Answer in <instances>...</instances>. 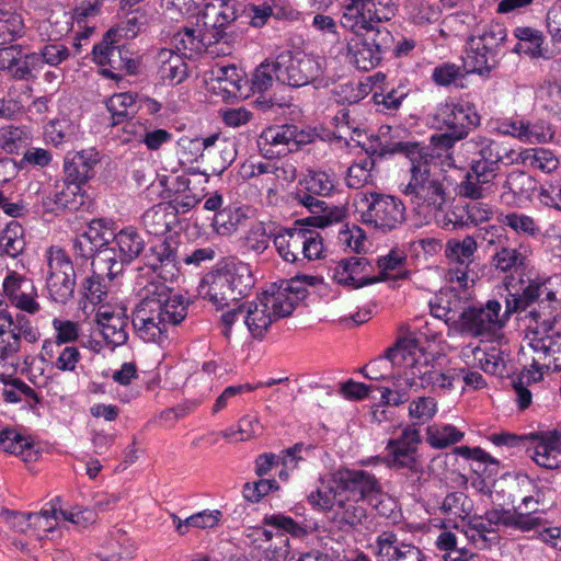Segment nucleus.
I'll use <instances>...</instances> for the list:
<instances>
[{
    "mask_svg": "<svg viewBox=\"0 0 561 561\" xmlns=\"http://www.w3.org/2000/svg\"><path fill=\"white\" fill-rule=\"evenodd\" d=\"M145 264L163 282L151 280L141 291V299L133 311L131 323L136 334L145 342L162 343L168 340L170 325L180 324L187 316L188 300L174 294L165 282L180 274L176 251L167 241L149 249Z\"/></svg>",
    "mask_w": 561,
    "mask_h": 561,
    "instance_id": "obj_1",
    "label": "nucleus"
},
{
    "mask_svg": "<svg viewBox=\"0 0 561 561\" xmlns=\"http://www.w3.org/2000/svg\"><path fill=\"white\" fill-rule=\"evenodd\" d=\"M380 492L376 477L365 470L340 468L319 479L307 500L340 529L355 528L366 518L363 503Z\"/></svg>",
    "mask_w": 561,
    "mask_h": 561,
    "instance_id": "obj_2",
    "label": "nucleus"
},
{
    "mask_svg": "<svg viewBox=\"0 0 561 561\" xmlns=\"http://www.w3.org/2000/svg\"><path fill=\"white\" fill-rule=\"evenodd\" d=\"M432 154L427 152L424 159L411 164L410 181L402 188V193L410 198L415 206L443 210L447 201V187L445 175L431 167Z\"/></svg>",
    "mask_w": 561,
    "mask_h": 561,
    "instance_id": "obj_3",
    "label": "nucleus"
},
{
    "mask_svg": "<svg viewBox=\"0 0 561 561\" xmlns=\"http://www.w3.org/2000/svg\"><path fill=\"white\" fill-rule=\"evenodd\" d=\"M304 188L297 193V201L309 209L313 216L306 219L307 225L323 228L344 219V207L329 204L318 196H328L334 187L333 180L323 171H309L304 181Z\"/></svg>",
    "mask_w": 561,
    "mask_h": 561,
    "instance_id": "obj_4",
    "label": "nucleus"
},
{
    "mask_svg": "<svg viewBox=\"0 0 561 561\" xmlns=\"http://www.w3.org/2000/svg\"><path fill=\"white\" fill-rule=\"evenodd\" d=\"M489 439L496 446L525 448L529 457L546 469L561 468V426L551 432L516 435L508 432L494 433Z\"/></svg>",
    "mask_w": 561,
    "mask_h": 561,
    "instance_id": "obj_5",
    "label": "nucleus"
},
{
    "mask_svg": "<svg viewBox=\"0 0 561 561\" xmlns=\"http://www.w3.org/2000/svg\"><path fill=\"white\" fill-rule=\"evenodd\" d=\"M288 289L276 288V284H273L256 301L245 307L243 320L253 337L262 339L274 321L293 313L295 301L289 297Z\"/></svg>",
    "mask_w": 561,
    "mask_h": 561,
    "instance_id": "obj_6",
    "label": "nucleus"
},
{
    "mask_svg": "<svg viewBox=\"0 0 561 561\" xmlns=\"http://www.w3.org/2000/svg\"><path fill=\"white\" fill-rule=\"evenodd\" d=\"M393 41L390 31L380 25L363 33L351 34L346 38V58L357 69L369 71L392 49Z\"/></svg>",
    "mask_w": 561,
    "mask_h": 561,
    "instance_id": "obj_7",
    "label": "nucleus"
},
{
    "mask_svg": "<svg viewBox=\"0 0 561 561\" xmlns=\"http://www.w3.org/2000/svg\"><path fill=\"white\" fill-rule=\"evenodd\" d=\"M460 148L466 153L470 168L493 178L497 176L502 164L517 163L520 158L514 149H508L503 142L482 135L466 140Z\"/></svg>",
    "mask_w": 561,
    "mask_h": 561,
    "instance_id": "obj_8",
    "label": "nucleus"
},
{
    "mask_svg": "<svg viewBox=\"0 0 561 561\" xmlns=\"http://www.w3.org/2000/svg\"><path fill=\"white\" fill-rule=\"evenodd\" d=\"M145 250V240L135 228H125L113 236L111 247L96 255L95 267L99 273L119 275L126 264L131 263Z\"/></svg>",
    "mask_w": 561,
    "mask_h": 561,
    "instance_id": "obj_9",
    "label": "nucleus"
},
{
    "mask_svg": "<svg viewBox=\"0 0 561 561\" xmlns=\"http://www.w3.org/2000/svg\"><path fill=\"white\" fill-rule=\"evenodd\" d=\"M121 41L116 36L107 38L106 32L92 49L94 61L103 67L102 75L114 80L138 73L141 64L140 57L119 44Z\"/></svg>",
    "mask_w": 561,
    "mask_h": 561,
    "instance_id": "obj_10",
    "label": "nucleus"
},
{
    "mask_svg": "<svg viewBox=\"0 0 561 561\" xmlns=\"http://www.w3.org/2000/svg\"><path fill=\"white\" fill-rule=\"evenodd\" d=\"M323 59L285 50L277 56V81L293 88L305 87L322 75Z\"/></svg>",
    "mask_w": 561,
    "mask_h": 561,
    "instance_id": "obj_11",
    "label": "nucleus"
},
{
    "mask_svg": "<svg viewBox=\"0 0 561 561\" xmlns=\"http://www.w3.org/2000/svg\"><path fill=\"white\" fill-rule=\"evenodd\" d=\"M362 203L366 209L362 213V221L382 231L398 228L405 218L403 203L391 195L370 193L365 195Z\"/></svg>",
    "mask_w": 561,
    "mask_h": 561,
    "instance_id": "obj_12",
    "label": "nucleus"
},
{
    "mask_svg": "<svg viewBox=\"0 0 561 561\" xmlns=\"http://www.w3.org/2000/svg\"><path fill=\"white\" fill-rule=\"evenodd\" d=\"M312 135L296 125L271 126L257 139L261 153L266 158L283 156L298 150L301 145L311 142Z\"/></svg>",
    "mask_w": 561,
    "mask_h": 561,
    "instance_id": "obj_13",
    "label": "nucleus"
},
{
    "mask_svg": "<svg viewBox=\"0 0 561 561\" xmlns=\"http://www.w3.org/2000/svg\"><path fill=\"white\" fill-rule=\"evenodd\" d=\"M233 7L224 0L207 3L197 14L195 26L204 36L211 37V45L230 42L226 28L236 20Z\"/></svg>",
    "mask_w": 561,
    "mask_h": 561,
    "instance_id": "obj_14",
    "label": "nucleus"
},
{
    "mask_svg": "<svg viewBox=\"0 0 561 561\" xmlns=\"http://www.w3.org/2000/svg\"><path fill=\"white\" fill-rule=\"evenodd\" d=\"M541 500L539 493L535 495L525 496L522 501V506L512 510L499 507L486 511V517L490 523L495 525H503V527L512 528L522 533H527L536 529L542 524L540 517L535 516L539 511Z\"/></svg>",
    "mask_w": 561,
    "mask_h": 561,
    "instance_id": "obj_15",
    "label": "nucleus"
},
{
    "mask_svg": "<svg viewBox=\"0 0 561 561\" xmlns=\"http://www.w3.org/2000/svg\"><path fill=\"white\" fill-rule=\"evenodd\" d=\"M501 304L489 300L485 307H468L459 314L458 330L471 336H481L502 328L508 318L500 317Z\"/></svg>",
    "mask_w": 561,
    "mask_h": 561,
    "instance_id": "obj_16",
    "label": "nucleus"
},
{
    "mask_svg": "<svg viewBox=\"0 0 561 561\" xmlns=\"http://www.w3.org/2000/svg\"><path fill=\"white\" fill-rule=\"evenodd\" d=\"M404 130L392 128L391 126H381L375 140L370 141L366 151L370 154L385 157L387 154H402L407 157L411 164L420 159H424V154L428 150L416 141H403L400 134Z\"/></svg>",
    "mask_w": 561,
    "mask_h": 561,
    "instance_id": "obj_17",
    "label": "nucleus"
},
{
    "mask_svg": "<svg viewBox=\"0 0 561 561\" xmlns=\"http://www.w3.org/2000/svg\"><path fill=\"white\" fill-rule=\"evenodd\" d=\"M480 115L469 105L443 103L434 115L439 129L457 133L460 137H468L471 127L480 125Z\"/></svg>",
    "mask_w": 561,
    "mask_h": 561,
    "instance_id": "obj_18",
    "label": "nucleus"
},
{
    "mask_svg": "<svg viewBox=\"0 0 561 561\" xmlns=\"http://www.w3.org/2000/svg\"><path fill=\"white\" fill-rule=\"evenodd\" d=\"M377 561H423L419 547L400 539L398 534L386 530L380 533L373 546Z\"/></svg>",
    "mask_w": 561,
    "mask_h": 561,
    "instance_id": "obj_19",
    "label": "nucleus"
},
{
    "mask_svg": "<svg viewBox=\"0 0 561 561\" xmlns=\"http://www.w3.org/2000/svg\"><path fill=\"white\" fill-rule=\"evenodd\" d=\"M373 265L364 256H348L336 262L333 267V279L341 285L352 288H360L379 282V278L371 276Z\"/></svg>",
    "mask_w": 561,
    "mask_h": 561,
    "instance_id": "obj_20",
    "label": "nucleus"
},
{
    "mask_svg": "<svg viewBox=\"0 0 561 561\" xmlns=\"http://www.w3.org/2000/svg\"><path fill=\"white\" fill-rule=\"evenodd\" d=\"M198 294L202 298L209 300L218 309L229 307L231 302L239 301V298L220 266L204 276L198 286Z\"/></svg>",
    "mask_w": 561,
    "mask_h": 561,
    "instance_id": "obj_21",
    "label": "nucleus"
},
{
    "mask_svg": "<svg viewBox=\"0 0 561 561\" xmlns=\"http://www.w3.org/2000/svg\"><path fill=\"white\" fill-rule=\"evenodd\" d=\"M95 322L107 343L119 346L127 342L128 317L123 310L116 311L108 306H101L95 313Z\"/></svg>",
    "mask_w": 561,
    "mask_h": 561,
    "instance_id": "obj_22",
    "label": "nucleus"
},
{
    "mask_svg": "<svg viewBox=\"0 0 561 561\" xmlns=\"http://www.w3.org/2000/svg\"><path fill=\"white\" fill-rule=\"evenodd\" d=\"M178 215V205L159 203L145 211L141 217L142 226L150 234L164 236L179 222Z\"/></svg>",
    "mask_w": 561,
    "mask_h": 561,
    "instance_id": "obj_23",
    "label": "nucleus"
},
{
    "mask_svg": "<svg viewBox=\"0 0 561 561\" xmlns=\"http://www.w3.org/2000/svg\"><path fill=\"white\" fill-rule=\"evenodd\" d=\"M375 0H346L343 15L341 16L342 27L350 30L351 34L366 32L367 28H377L371 18V9Z\"/></svg>",
    "mask_w": 561,
    "mask_h": 561,
    "instance_id": "obj_24",
    "label": "nucleus"
},
{
    "mask_svg": "<svg viewBox=\"0 0 561 561\" xmlns=\"http://www.w3.org/2000/svg\"><path fill=\"white\" fill-rule=\"evenodd\" d=\"M98 163V153L92 150L68 154L64 164L65 179L82 187L94 176V168Z\"/></svg>",
    "mask_w": 561,
    "mask_h": 561,
    "instance_id": "obj_25",
    "label": "nucleus"
},
{
    "mask_svg": "<svg viewBox=\"0 0 561 561\" xmlns=\"http://www.w3.org/2000/svg\"><path fill=\"white\" fill-rule=\"evenodd\" d=\"M312 446H305L302 443H297L293 447L283 450L279 455L266 453L260 455L255 460V472L262 477L267 474L273 467L282 463L286 468H296L299 460H302L301 453L310 451Z\"/></svg>",
    "mask_w": 561,
    "mask_h": 561,
    "instance_id": "obj_26",
    "label": "nucleus"
},
{
    "mask_svg": "<svg viewBox=\"0 0 561 561\" xmlns=\"http://www.w3.org/2000/svg\"><path fill=\"white\" fill-rule=\"evenodd\" d=\"M476 44L477 41L469 36L466 44L463 67L466 72L489 77L491 71L497 67L499 58L483 46H477Z\"/></svg>",
    "mask_w": 561,
    "mask_h": 561,
    "instance_id": "obj_27",
    "label": "nucleus"
},
{
    "mask_svg": "<svg viewBox=\"0 0 561 561\" xmlns=\"http://www.w3.org/2000/svg\"><path fill=\"white\" fill-rule=\"evenodd\" d=\"M171 44L182 57L192 59L211 47V37L204 36L197 27H184L171 38Z\"/></svg>",
    "mask_w": 561,
    "mask_h": 561,
    "instance_id": "obj_28",
    "label": "nucleus"
},
{
    "mask_svg": "<svg viewBox=\"0 0 561 561\" xmlns=\"http://www.w3.org/2000/svg\"><path fill=\"white\" fill-rule=\"evenodd\" d=\"M220 268L231 284L239 300L250 294L254 287L255 279L249 264L241 261H227Z\"/></svg>",
    "mask_w": 561,
    "mask_h": 561,
    "instance_id": "obj_29",
    "label": "nucleus"
},
{
    "mask_svg": "<svg viewBox=\"0 0 561 561\" xmlns=\"http://www.w3.org/2000/svg\"><path fill=\"white\" fill-rule=\"evenodd\" d=\"M263 523L265 525L275 527L277 530L274 533L263 528H255L250 535L253 536L255 540H264L270 543L274 541L276 536L279 534H290L295 537H301L306 533L297 522H295L291 517L285 516L283 514L265 516Z\"/></svg>",
    "mask_w": 561,
    "mask_h": 561,
    "instance_id": "obj_30",
    "label": "nucleus"
},
{
    "mask_svg": "<svg viewBox=\"0 0 561 561\" xmlns=\"http://www.w3.org/2000/svg\"><path fill=\"white\" fill-rule=\"evenodd\" d=\"M492 266L502 273H516L527 266V257L519 249L512 247L508 239H502L501 248L491 256Z\"/></svg>",
    "mask_w": 561,
    "mask_h": 561,
    "instance_id": "obj_31",
    "label": "nucleus"
},
{
    "mask_svg": "<svg viewBox=\"0 0 561 561\" xmlns=\"http://www.w3.org/2000/svg\"><path fill=\"white\" fill-rule=\"evenodd\" d=\"M305 228L296 227L279 232L274 238V245L278 254L286 261L297 263L301 261L302 247L306 242Z\"/></svg>",
    "mask_w": 561,
    "mask_h": 561,
    "instance_id": "obj_32",
    "label": "nucleus"
},
{
    "mask_svg": "<svg viewBox=\"0 0 561 561\" xmlns=\"http://www.w3.org/2000/svg\"><path fill=\"white\" fill-rule=\"evenodd\" d=\"M83 204L82 187L65 179L61 190L43 198L46 209L54 211L58 209H77Z\"/></svg>",
    "mask_w": 561,
    "mask_h": 561,
    "instance_id": "obj_33",
    "label": "nucleus"
},
{
    "mask_svg": "<svg viewBox=\"0 0 561 561\" xmlns=\"http://www.w3.org/2000/svg\"><path fill=\"white\" fill-rule=\"evenodd\" d=\"M494 179L469 167L463 180L457 185V194L473 201L482 199L491 192Z\"/></svg>",
    "mask_w": 561,
    "mask_h": 561,
    "instance_id": "obj_34",
    "label": "nucleus"
},
{
    "mask_svg": "<svg viewBox=\"0 0 561 561\" xmlns=\"http://www.w3.org/2000/svg\"><path fill=\"white\" fill-rule=\"evenodd\" d=\"M214 89L221 90L228 96L242 95L243 75L234 65L216 66L210 71Z\"/></svg>",
    "mask_w": 561,
    "mask_h": 561,
    "instance_id": "obj_35",
    "label": "nucleus"
},
{
    "mask_svg": "<svg viewBox=\"0 0 561 561\" xmlns=\"http://www.w3.org/2000/svg\"><path fill=\"white\" fill-rule=\"evenodd\" d=\"M237 157L236 142L229 138L219 140L215 148L201 153V158L206 160L214 174H221L226 171Z\"/></svg>",
    "mask_w": 561,
    "mask_h": 561,
    "instance_id": "obj_36",
    "label": "nucleus"
},
{
    "mask_svg": "<svg viewBox=\"0 0 561 561\" xmlns=\"http://www.w3.org/2000/svg\"><path fill=\"white\" fill-rule=\"evenodd\" d=\"M543 291L545 282L535 279L529 282L522 295L508 293L505 298L504 318H510L511 314L525 310L536 301L540 304Z\"/></svg>",
    "mask_w": 561,
    "mask_h": 561,
    "instance_id": "obj_37",
    "label": "nucleus"
},
{
    "mask_svg": "<svg viewBox=\"0 0 561 561\" xmlns=\"http://www.w3.org/2000/svg\"><path fill=\"white\" fill-rule=\"evenodd\" d=\"M390 467L407 470L405 478L412 491H417L424 476L423 462L417 454H399L391 456Z\"/></svg>",
    "mask_w": 561,
    "mask_h": 561,
    "instance_id": "obj_38",
    "label": "nucleus"
},
{
    "mask_svg": "<svg viewBox=\"0 0 561 561\" xmlns=\"http://www.w3.org/2000/svg\"><path fill=\"white\" fill-rule=\"evenodd\" d=\"M531 346L543 355L547 369L561 370V333L548 334L534 341Z\"/></svg>",
    "mask_w": 561,
    "mask_h": 561,
    "instance_id": "obj_39",
    "label": "nucleus"
},
{
    "mask_svg": "<svg viewBox=\"0 0 561 561\" xmlns=\"http://www.w3.org/2000/svg\"><path fill=\"white\" fill-rule=\"evenodd\" d=\"M409 95V89L405 84H399L391 89H382L380 92H374L373 101L377 105V111L389 114L397 112L403 100Z\"/></svg>",
    "mask_w": 561,
    "mask_h": 561,
    "instance_id": "obj_40",
    "label": "nucleus"
},
{
    "mask_svg": "<svg viewBox=\"0 0 561 561\" xmlns=\"http://www.w3.org/2000/svg\"><path fill=\"white\" fill-rule=\"evenodd\" d=\"M463 437V433L458 431L453 425L447 424H433L426 430L427 443L437 449L446 448L460 442Z\"/></svg>",
    "mask_w": 561,
    "mask_h": 561,
    "instance_id": "obj_41",
    "label": "nucleus"
},
{
    "mask_svg": "<svg viewBox=\"0 0 561 561\" xmlns=\"http://www.w3.org/2000/svg\"><path fill=\"white\" fill-rule=\"evenodd\" d=\"M25 247L23 227L15 220L10 221L0 232V249L11 257H16Z\"/></svg>",
    "mask_w": 561,
    "mask_h": 561,
    "instance_id": "obj_42",
    "label": "nucleus"
},
{
    "mask_svg": "<svg viewBox=\"0 0 561 561\" xmlns=\"http://www.w3.org/2000/svg\"><path fill=\"white\" fill-rule=\"evenodd\" d=\"M136 96L131 93L114 94L107 102V110L112 113L113 125H118L127 118H134Z\"/></svg>",
    "mask_w": 561,
    "mask_h": 561,
    "instance_id": "obj_43",
    "label": "nucleus"
},
{
    "mask_svg": "<svg viewBox=\"0 0 561 561\" xmlns=\"http://www.w3.org/2000/svg\"><path fill=\"white\" fill-rule=\"evenodd\" d=\"M507 36L505 26L501 23H490L484 26L482 33L478 35H470L471 38L477 41V46L481 45L486 50L493 53L496 57L499 49Z\"/></svg>",
    "mask_w": 561,
    "mask_h": 561,
    "instance_id": "obj_44",
    "label": "nucleus"
},
{
    "mask_svg": "<svg viewBox=\"0 0 561 561\" xmlns=\"http://www.w3.org/2000/svg\"><path fill=\"white\" fill-rule=\"evenodd\" d=\"M536 180L524 171L508 173L503 188L520 198H530L536 191Z\"/></svg>",
    "mask_w": 561,
    "mask_h": 561,
    "instance_id": "obj_45",
    "label": "nucleus"
},
{
    "mask_svg": "<svg viewBox=\"0 0 561 561\" xmlns=\"http://www.w3.org/2000/svg\"><path fill=\"white\" fill-rule=\"evenodd\" d=\"M421 443L419 430L414 426L403 428L401 435L396 439H390L387 449L390 456L399 454H417V447Z\"/></svg>",
    "mask_w": 561,
    "mask_h": 561,
    "instance_id": "obj_46",
    "label": "nucleus"
},
{
    "mask_svg": "<svg viewBox=\"0 0 561 561\" xmlns=\"http://www.w3.org/2000/svg\"><path fill=\"white\" fill-rule=\"evenodd\" d=\"M434 366L427 362L415 363L404 373L405 388L414 391L425 389L433 383Z\"/></svg>",
    "mask_w": 561,
    "mask_h": 561,
    "instance_id": "obj_47",
    "label": "nucleus"
},
{
    "mask_svg": "<svg viewBox=\"0 0 561 561\" xmlns=\"http://www.w3.org/2000/svg\"><path fill=\"white\" fill-rule=\"evenodd\" d=\"M476 250L477 242L474 238L467 236L461 241L455 239L449 240L446 244L445 254L450 260L466 264L471 262Z\"/></svg>",
    "mask_w": 561,
    "mask_h": 561,
    "instance_id": "obj_48",
    "label": "nucleus"
},
{
    "mask_svg": "<svg viewBox=\"0 0 561 561\" xmlns=\"http://www.w3.org/2000/svg\"><path fill=\"white\" fill-rule=\"evenodd\" d=\"M76 286V274L59 277H47V289L50 298L59 304H66L72 298Z\"/></svg>",
    "mask_w": 561,
    "mask_h": 561,
    "instance_id": "obj_49",
    "label": "nucleus"
},
{
    "mask_svg": "<svg viewBox=\"0 0 561 561\" xmlns=\"http://www.w3.org/2000/svg\"><path fill=\"white\" fill-rule=\"evenodd\" d=\"M48 275L47 277H61L65 275L73 276L75 267L70 257L60 248L51 247L47 255Z\"/></svg>",
    "mask_w": 561,
    "mask_h": 561,
    "instance_id": "obj_50",
    "label": "nucleus"
},
{
    "mask_svg": "<svg viewBox=\"0 0 561 561\" xmlns=\"http://www.w3.org/2000/svg\"><path fill=\"white\" fill-rule=\"evenodd\" d=\"M222 514L220 511H203L195 515H192L187 517L184 522H182L180 518H178L175 515H173V522L176 524V530L180 534H184L183 527L184 526H191L196 528H213L215 527Z\"/></svg>",
    "mask_w": 561,
    "mask_h": 561,
    "instance_id": "obj_51",
    "label": "nucleus"
},
{
    "mask_svg": "<svg viewBox=\"0 0 561 561\" xmlns=\"http://www.w3.org/2000/svg\"><path fill=\"white\" fill-rule=\"evenodd\" d=\"M92 276L88 277L83 283V293L87 299H89L92 304H99L106 295V286L103 284L104 278L112 280L117 275L99 273L95 266L92 267Z\"/></svg>",
    "mask_w": 561,
    "mask_h": 561,
    "instance_id": "obj_52",
    "label": "nucleus"
},
{
    "mask_svg": "<svg viewBox=\"0 0 561 561\" xmlns=\"http://www.w3.org/2000/svg\"><path fill=\"white\" fill-rule=\"evenodd\" d=\"M278 67H277V58L270 62H262L254 71L252 77V90L254 92H264L268 90L274 82V79L277 80Z\"/></svg>",
    "mask_w": 561,
    "mask_h": 561,
    "instance_id": "obj_53",
    "label": "nucleus"
},
{
    "mask_svg": "<svg viewBox=\"0 0 561 561\" xmlns=\"http://www.w3.org/2000/svg\"><path fill=\"white\" fill-rule=\"evenodd\" d=\"M146 23V18L137 11L129 12L126 20L107 31V38L116 36L121 39L134 38Z\"/></svg>",
    "mask_w": 561,
    "mask_h": 561,
    "instance_id": "obj_54",
    "label": "nucleus"
},
{
    "mask_svg": "<svg viewBox=\"0 0 561 561\" xmlns=\"http://www.w3.org/2000/svg\"><path fill=\"white\" fill-rule=\"evenodd\" d=\"M24 34V22L20 14L0 18V46L11 44Z\"/></svg>",
    "mask_w": 561,
    "mask_h": 561,
    "instance_id": "obj_55",
    "label": "nucleus"
},
{
    "mask_svg": "<svg viewBox=\"0 0 561 561\" xmlns=\"http://www.w3.org/2000/svg\"><path fill=\"white\" fill-rule=\"evenodd\" d=\"M270 245V238L262 222L253 225L242 239L241 247L247 252L263 253Z\"/></svg>",
    "mask_w": 561,
    "mask_h": 561,
    "instance_id": "obj_56",
    "label": "nucleus"
},
{
    "mask_svg": "<svg viewBox=\"0 0 561 561\" xmlns=\"http://www.w3.org/2000/svg\"><path fill=\"white\" fill-rule=\"evenodd\" d=\"M517 154H520L519 161H529L533 167L542 171L551 172L558 165V160L553 153L543 148L525 150L524 152H517Z\"/></svg>",
    "mask_w": 561,
    "mask_h": 561,
    "instance_id": "obj_57",
    "label": "nucleus"
},
{
    "mask_svg": "<svg viewBox=\"0 0 561 561\" xmlns=\"http://www.w3.org/2000/svg\"><path fill=\"white\" fill-rule=\"evenodd\" d=\"M467 73L465 67L461 68L456 64L444 62L434 68L432 79L437 85L448 87L456 83L457 80L463 79Z\"/></svg>",
    "mask_w": 561,
    "mask_h": 561,
    "instance_id": "obj_58",
    "label": "nucleus"
},
{
    "mask_svg": "<svg viewBox=\"0 0 561 561\" xmlns=\"http://www.w3.org/2000/svg\"><path fill=\"white\" fill-rule=\"evenodd\" d=\"M437 412V403L434 398L420 397L413 400L409 407V415L420 424L428 422Z\"/></svg>",
    "mask_w": 561,
    "mask_h": 561,
    "instance_id": "obj_59",
    "label": "nucleus"
},
{
    "mask_svg": "<svg viewBox=\"0 0 561 561\" xmlns=\"http://www.w3.org/2000/svg\"><path fill=\"white\" fill-rule=\"evenodd\" d=\"M0 447L5 453L18 455L30 448L31 443L15 430L4 428L0 431Z\"/></svg>",
    "mask_w": 561,
    "mask_h": 561,
    "instance_id": "obj_60",
    "label": "nucleus"
},
{
    "mask_svg": "<svg viewBox=\"0 0 561 561\" xmlns=\"http://www.w3.org/2000/svg\"><path fill=\"white\" fill-rule=\"evenodd\" d=\"M278 488L276 480L261 479L252 483H245L243 485L242 495L247 501L257 503L263 496L267 495L273 490H278Z\"/></svg>",
    "mask_w": 561,
    "mask_h": 561,
    "instance_id": "obj_61",
    "label": "nucleus"
},
{
    "mask_svg": "<svg viewBox=\"0 0 561 561\" xmlns=\"http://www.w3.org/2000/svg\"><path fill=\"white\" fill-rule=\"evenodd\" d=\"M11 334L19 337V351L21 350L22 337L28 343H35L39 339V332L32 327L30 319L21 312L13 316Z\"/></svg>",
    "mask_w": 561,
    "mask_h": 561,
    "instance_id": "obj_62",
    "label": "nucleus"
},
{
    "mask_svg": "<svg viewBox=\"0 0 561 561\" xmlns=\"http://www.w3.org/2000/svg\"><path fill=\"white\" fill-rule=\"evenodd\" d=\"M440 508L445 514L462 517L467 515L470 510L468 496L462 492L448 493Z\"/></svg>",
    "mask_w": 561,
    "mask_h": 561,
    "instance_id": "obj_63",
    "label": "nucleus"
},
{
    "mask_svg": "<svg viewBox=\"0 0 561 561\" xmlns=\"http://www.w3.org/2000/svg\"><path fill=\"white\" fill-rule=\"evenodd\" d=\"M474 358L478 360L480 368L488 374L502 373L504 368V360L500 356V352L496 348H492L490 352H484L480 348L473 350Z\"/></svg>",
    "mask_w": 561,
    "mask_h": 561,
    "instance_id": "obj_64",
    "label": "nucleus"
}]
</instances>
